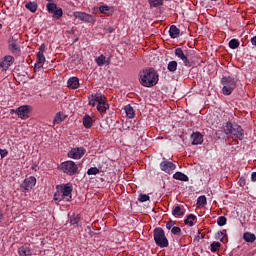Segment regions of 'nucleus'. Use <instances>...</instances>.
<instances>
[{"instance_id":"5fc2aeb1","label":"nucleus","mask_w":256,"mask_h":256,"mask_svg":"<svg viewBox=\"0 0 256 256\" xmlns=\"http://www.w3.org/2000/svg\"><path fill=\"white\" fill-rule=\"evenodd\" d=\"M0 29H3V24L0 23Z\"/></svg>"},{"instance_id":"c03bdc74","label":"nucleus","mask_w":256,"mask_h":256,"mask_svg":"<svg viewBox=\"0 0 256 256\" xmlns=\"http://www.w3.org/2000/svg\"><path fill=\"white\" fill-rule=\"evenodd\" d=\"M174 227H175V221L170 220V221H168V222L166 223V229H168L169 231H170L171 229H173Z\"/></svg>"},{"instance_id":"79ce46f5","label":"nucleus","mask_w":256,"mask_h":256,"mask_svg":"<svg viewBox=\"0 0 256 256\" xmlns=\"http://www.w3.org/2000/svg\"><path fill=\"white\" fill-rule=\"evenodd\" d=\"M41 69H43V64L40 63V62H36L35 65H34V71H35V73L41 71Z\"/></svg>"},{"instance_id":"9b49d317","label":"nucleus","mask_w":256,"mask_h":256,"mask_svg":"<svg viewBox=\"0 0 256 256\" xmlns=\"http://www.w3.org/2000/svg\"><path fill=\"white\" fill-rule=\"evenodd\" d=\"M73 16L75 19H79L80 21H83L84 23H95L97 21V18L95 16L85 13V12H74Z\"/></svg>"},{"instance_id":"c85d7f7f","label":"nucleus","mask_w":256,"mask_h":256,"mask_svg":"<svg viewBox=\"0 0 256 256\" xmlns=\"http://www.w3.org/2000/svg\"><path fill=\"white\" fill-rule=\"evenodd\" d=\"M102 96L101 93L92 94L91 97H89L88 105H92V107H95L97 105V97Z\"/></svg>"},{"instance_id":"e433bc0d","label":"nucleus","mask_w":256,"mask_h":256,"mask_svg":"<svg viewBox=\"0 0 256 256\" xmlns=\"http://www.w3.org/2000/svg\"><path fill=\"white\" fill-rule=\"evenodd\" d=\"M87 175H99V168L91 167L87 170Z\"/></svg>"},{"instance_id":"5701e85b","label":"nucleus","mask_w":256,"mask_h":256,"mask_svg":"<svg viewBox=\"0 0 256 256\" xmlns=\"http://www.w3.org/2000/svg\"><path fill=\"white\" fill-rule=\"evenodd\" d=\"M18 255L19 256H31V248L29 246H21L18 248Z\"/></svg>"},{"instance_id":"423d86ee","label":"nucleus","mask_w":256,"mask_h":256,"mask_svg":"<svg viewBox=\"0 0 256 256\" xmlns=\"http://www.w3.org/2000/svg\"><path fill=\"white\" fill-rule=\"evenodd\" d=\"M154 241L158 247L165 248L169 247V240L165 236L163 228H155L153 231Z\"/></svg>"},{"instance_id":"dca6fc26","label":"nucleus","mask_w":256,"mask_h":256,"mask_svg":"<svg viewBox=\"0 0 256 256\" xmlns=\"http://www.w3.org/2000/svg\"><path fill=\"white\" fill-rule=\"evenodd\" d=\"M13 63H15V58L11 55L5 56L4 59L1 61L0 63V67H2V69H9V67H11L13 65Z\"/></svg>"},{"instance_id":"603ef678","label":"nucleus","mask_w":256,"mask_h":256,"mask_svg":"<svg viewBox=\"0 0 256 256\" xmlns=\"http://www.w3.org/2000/svg\"><path fill=\"white\" fill-rule=\"evenodd\" d=\"M251 43L254 45V47H256V36L251 38Z\"/></svg>"},{"instance_id":"c756f323","label":"nucleus","mask_w":256,"mask_h":256,"mask_svg":"<svg viewBox=\"0 0 256 256\" xmlns=\"http://www.w3.org/2000/svg\"><path fill=\"white\" fill-rule=\"evenodd\" d=\"M170 73H175L177 71V61H170L167 66Z\"/></svg>"},{"instance_id":"4468645a","label":"nucleus","mask_w":256,"mask_h":256,"mask_svg":"<svg viewBox=\"0 0 256 256\" xmlns=\"http://www.w3.org/2000/svg\"><path fill=\"white\" fill-rule=\"evenodd\" d=\"M85 153H87V150H85L83 147L72 148L68 152V157L70 159H81Z\"/></svg>"},{"instance_id":"7ed1b4c3","label":"nucleus","mask_w":256,"mask_h":256,"mask_svg":"<svg viewBox=\"0 0 256 256\" xmlns=\"http://www.w3.org/2000/svg\"><path fill=\"white\" fill-rule=\"evenodd\" d=\"M223 131L227 137H231L234 141H243L245 137V131L243 128L233 122L228 121L224 126H223Z\"/></svg>"},{"instance_id":"cd10ccee","label":"nucleus","mask_w":256,"mask_h":256,"mask_svg":"<svg viewBox=\"0 0 256 256\" xmlns=\"http://www.w3.org/2000/svg\"><path fill=\"white\" fill-rule=\"evenodd\" d=\"M26 9L30 11L31 13H35L37 11V2H28L25 4Z\"/></svg>"},{"instance_id":"f3484780","label":"nucleus","mask_w":256,"mask_h":256,"mask_svg":"<svg viewBox=\"0 0 256 256\" xmlns=\"http://www.w3.org/2000/svg\"><path fill=\"white\" fill-rule=\"evenodd\" d=\"M95 63L98 67H103V65H111V57H105V55L101 54L100 56L95 58Z\"/></svg>"},{"instance_id":"393cba45","label":"nucleus","mask_w":256,"mask_h":256,"mask_svg":"<svg viewBox=\"0 0 256 256\" xmlns=\"http://www.w3.org/2000/svg\"><path fill=\"white\" fill-rule=\"evenodd\" d=\"M173 179H176V181H184L187 182L189 181V176H187L186 174L182 173V172H176L173 175Z\"/></svg>"},{"instance_id":"bb28decb","label":"nucleus","mask_w":256,"mask_h":256,"mask_svg":"<svg viewBox=\"0 0 256 256\" xmlns=\"http://www.w3.org/2000/svg\"><path fill=\"white\" fill-rule=\"evenodd\" d=\"M172 215L181 218L185 215V212L181 209V206H176L172 209Z\"/></svg>"},{"instance_id":"3c124183","label":"nucleus","mask_w":256,"mask_h":256,"mask_svg":"<svg viewBox=\"0 0 256 256\" xmlns=\"http://www.w3.org/2000/svg\"><path fill=\"white\" fill-rule=\"evenodd\" d=\"M251 181L255 182L256 181V172H253L251 174Z\"/></svg>"},{"instance_id":"f03ea898","label":"nucleus","mask_w":256,"mask_h":256,"mask_svg":"<svg viewBox=\"0 0 256 256\" xmlns=\"http://www.w3.org/2000/svg\"><path fill=\"white\" fill-rule=\"evenodd\" d=\"M54 201H64L65 203H70L73 201V184H58L56 185V192L54 193Z\"/></svg>"},{"instance_id":"13d9d810","label":"nucleus","mask_w":256,"mask_h":256,"mask_svg":"<svg viewBox=\"0 0 256 256\" xmlns=\"http://www.w3.org/2000/svg\"><path fill=\"white\" fill-rule=\"evenodd\" d=\"M200 237H201V239H203V234H201V236H200Z\"/></svg>"},{"instance_id":"7c9ffc66","label":"nucleus","mask_w":256,"mask_h":256,"mask_svg":"<svg viewBox=\"0 0 256 256\" xmlns=\"http://www.w3.org/2000/svg\"><path fill=\"white\" fill-rule=\"evenodd\" d=\"M219 249H221V243L220 242H213L210 245V250L212 253H217V251H219Z\"/></svg>"},{"instance_id":"a878e982","label":"nucleus","mask_w":256,"mask_h":256,"mask_svg":"<svg viewBox=\"0 0 256 256\" xmlns=\"http://www.w3.org/2000/svg\"><path fill=\"white\" fill-rule=\"evenodd\" d=\"M193 221H197V216H195V214H189L187 218L184 220V223L189 227H193L195 225Z\"/></svg>"},{"instance_id":"4c0bfd02","label":"nucleus","mask_w":256,"mask_h":256,"mask_svg":"<svg viewBox=\"0 0 256 256\" xmlns=\"http://www.w3.org/2000/svg\"><path fill=\"white\" fill-rule=\"evenodd\" d=\"M149 199H150V197H149V195H147V194H140V195L138 196V201H139L140 203H145L146 201H149Z\"/></svg>"},{"instance_id":"8fccbe9b","label":"nucleus","mask_w":256,"mask_h":256,"mask_svg":"<svg viewBox=\"0 0 256 256\" xmlns=\"http://www.w3.org/2000/svg\"><path fill=\"white\" fill-rule=\"evenodd\" d=\"M239 185H240V187H245V179L244 178H240Z\"/></svg>"},{"instance_id":"de8ad7c7","label":"nucleus","mask_w":256,"mask_h":256,"mask_svg":"<svg viewBox=\"0 0 256 256\" xmlns=\"http://www.w3.org/2000/svg\"><path fill=\"white\" fill-rule=\"evenodd\" d=\"M38 53H41L42 55H44V53H45V44L40 45Z\"/></svg>"},{"instance_id":"72a5a7b5","label":"nucleus","mask_w":256,"mask_h":256,"mask_svg":"<svg viewBox=\"0 0 256 256\" xmlns=\"http://www.w3.org/2000/svg\"><path fill=\"white\" fill-rule=\"evenodd\" d=\"M217 225H219V227H224V225H227V218L225 216L218 217Z\"/></svg>"},{"instance_id":"49530a36","label":"nucleus","mask_w":256,"mask_h":256,"mask_svg":"<svg viewBox=\"0 0 256 256\" xmlns=\"http://www.w3.org/2000/svg\"><path fill=\"white\" fill-rule=\"evenodd\" d=\"M99 11H100V13H107V11H109V6L102 5L99 7Z\"/></svg>"},{"instance_id":"58836bf2","label":"nucleus","mask_w":256,"mask_h":256,"mask_svg":"<svg viewBox=\"0 0 256 256\" xmlns=\"http://www.w3.org/2000/svg\"><path fill=\"white\" fill-rule=\"evenodd\" d=\"M79 221H81V218L79 216H73L70 219V224H72L73 226L79 225Z\"/></svg>"},{"instance_id":"bf43d9fd","label":"nucleus","mask_w":256,"mask_h":256,"mask_svg":"<svg viewBox=\"0 0 256 256\" xmlns=\"http://www.w3.org/2000/svg\"><path fill=\"white\" fill-rule=\"evenodd\" d=\"M211 1H217V0H211Z\"/></svg>"},{"instance_id":"a211bd4d","label":"nucleus","mask_w":256,"mask_h":256,"mask_svg":"<svg viewBox=\"0 0 256 256\" xmlns=\"http://www.w3.org/2000/svg\"><path fill=\"white\" fill-rule=\"evenodd\" d=\"M191 140H192V145H201L203 144V134L201 132H193L191 134Z\"/></svg>"},{"instance_id":"9d476101","label":"nucleus","mask_w":256,"mask_h":256,"mask_svg":"<svg viewBox=\"0 0 256 256\" xmlns=\"http://www.w3.org/2000/svg\"><path fill=\"white\" fill-rule=\"evenodd\" d=\"M10 113L11 115H13V113H16V115H18L20 119H29V113H31V106L29 105L20 106L16 110L11 109Z\"/></svg>"},{"instance_id":"0eeeda50","label":"nucleus","mask_w":256,"mask_h":256,"mask_svg":"<svg viewBox=\"0 0 256 256\" xmlns=\"http://www.w3.org/2000/svg\"><path fill=\"white\" fill-rule=\"evenodd\" d=\"M8 49L13 55H21V41H19V35L9 38Z\"/></svg>"},{"instance_id":"2f4dec72","label":"nucleus","mask_w":256,"mask_h":256,"mask_svg":"<svg viewBox=\"0 0 256 256\" xmlns=\"http://www.w3.org/2000/svg\"><path fill=\"white\" fill-rule=\"evenodd\" d=\"M164 0H148L150 7H161Z\"/></svg>"},{"instance_id":"6e6d98bb","label":"nucleus","mask_w":256,"mask_h":256,"mask_svg":"<svg viewBox=\"0 0 256 256\" xmlns=\"http://www.w3.org/2000/svg\"><path fill=\"white\" fill-rule=\"evenodd\" d=\"M87 229H89V231H91V227L90 226H87Z\"/></svg>"},{"instance_id":"f8f14e48","label":"nucleus","mask_w":256,"mask_h":256,"mask_svg":"<svg viewBox=\"0 0 256 256\" xmlns=\"http://www.w3.org/2000/svg\"><path fill=\"white\" fill-rule=\"evenodd\" d=\"M97 99V111L99 113L103 114L107 112V109H109V103H107V98L102 94V96L96 97Z\"/></svg>"},{"instance_id":"37998d69","label":"nucleus","mask_w":256,"mask_h":256,"mask_svg":"<svg viewBox=\"0 0 256 256\" xmlns=\"http://www.w3.org/2000/svg\"><path fill=\"white\" fill-rule=\"evenodd\" d=\"M171 233H172L173 235H181V228L174 226V227L171 229Z\"/></svg>"},{"instance_id":"aec40b11","label":"nucleus","mask_w":256,"mask_h":256,"mask_svg":"<svg viewBox=\"0 0 256 256\" xmlns=\"http://www.w3.org/2000/svg\"><path fill=\"white\" fill-rule=\"evenodd\" d=\"M124 111L128 119H135V109H133V106H131V104L126 105L124 107Z\"/></svg>"},{"instance_id":"4d7b16f0","label":"nucleus","mask_w":256,"mask_h":256,"mask_svg":"<svg viewBox=\"0 0 256 256\" xmlns=\"http://www.w3.org/2000/svg\"><path fill=\"white\" fill-rule=\"evenodd\" d=\"M200 237H201V239H203V234H201V236H200Z\"/></svg>"},{"instance_id":"473e14b6","label":"nucleus","mask_w":256,"mask_h":256,"mask_svg":"<svg viewBox=\"0 0 256 256\" xmlns=\"http://www.w3.org/2000/svg\"><path fill=\"white\" fill-rule=\"evenodd\" d=\"M197 205L202 206V207L207 205V197H205V195L199 196L197 199Z\"/></svg>"},{"instance_id":"ddd939ff","label":"nucleus","mask_w":256,"mask_h":256,"mask_svg":"<svg viewBox=\"0 0 256 256\" xmlns=\"http://www.w3.org/2000/svg\"><path fill=\"white\" fill-rule=\"evenodd\" d=\"M35 185H37V178L30 176L23 181L20 187L23 191H31Z\"/></svg>"},{"instance_id":"a19ab883","label":"nucleus","mask_w":256,"mask_h":256,"mask_svg":"<svg viewBox=\"0 0 256 256\" xmlns=\"http://www.w3.org/2000/svg\"><path fill=\"white\" fill-rule=\"evenodd\" d=\"M62 121H63V118H61V113H57L55 118H54V121H53L54 125L55 124L58 125V123H61Z\"/></svg>"},{"instance_id":"2eb2a0df","label":"nucleus","mask_w":256,"mask_h":256,"mask_svg":"<svg viewBox=\"0 0 256 256\" xmlns=\"http://www.w3.org/2000/svg\"><path fill=\"white\" fill-rule=\"evenodd\" d=\"M160 169L161 171H164V173H171L177 169V166L173 162L163 158V161L160 163Z\"/></svg>"},{"instance_id":"20e7f679","label":"nucleus","mask_w":256,"mask_h":256,"mask_svg":"<svg viewBox=\"0 0 256 256\" xmlns=\"http://www.w3.org/2000/svg\"><path fill=\"white\" fill-rule=\"evenodd\" d=\"M237 78L233 76H224L221 78V85L223 95L229 96L235 89H237Z\"/></svg>"},{"instance_id":"b1692460","label":"nucleus","mask_w":256,"mask_h":256,"mask_svg":"<svg viewBox=\"0 0 256 256\" xmlns=\"http://www.w3.org/2000/svg\"><path fill=\"white\" fill-rule=\"evenodd\" d=\"M243 239H244V241H246V243H255L256 236H255V234H253L251 232H245L243 234Z\"/></svg>"},{"instance_id":"39448f33","label":"nucleus","mask_w":256,"mask_h":256,"mask_svg":"<svg viewBox=\"0 0 256 256\" xmlns=\"http://www.w3.org/2000/svg\"><path fill=\"white\" fill-rule=\"evenodd\" d=\"M60 170L62 173L73 177V175H79V166L71 160L64 161L60 164Z\"/></svg>"},{"instance_id":"6ab92c4d","label":"nucleus","mask_w":256,"mask_h":256,"mask_svg":"<svg viewBox=\"0 0 256 256\" xmlns=\"http://www.w3.org/2000/svg\"><path fill=\"white\" fill-rule=\"evenodd\" d=\"M67 87L69 89H79V78L77 77H71L67 81Z\"/></svg>"},{"instance_id":"09e8293b","label":"nucleus","mask_w":256,"mask_h":256,"mask_svg":"<svg viewBox=\"0 0 256 256\" xmlns=\"http://www.w3.org/2000/svg\"><path fill=\"white\" fill-rule=\"evenodd\" d=\"M5 220V214H3V211L0 210V223H3Z\"/></svg>"},{"instance_id":"ea45409f","label":"nucleus","mask_w":256,"mask_h":256,"mask_svg":"<svg viewBox=\"0 0 256 256\" xmlns=\"http://www.w3.org/2000/svg\"><path fill=\"white\" fill-rule=\"evenodd\" d=\"M37 63H45V54L37 53Z\"/></svg>"},{"instance_id":"412c9836","label":"nucleus","mask_w":256,"mask_h":256,"mask_svg":"<svg viewBox=\"0 0 256 256\" xmlns=\"http://www.w3.org/2000/svg\"><path fill=\"white\" fill-rule=\"evenodd\" d=\"M82 122L85 129H91L93 127V118L89 114L84 115Z\"/></svg>"},{"instance_id":"6e6552de","label":"nucleus","mask_w":256,"mask_h":256,"mask_svg":"<svg viewBox=\"0 0 256 256\" xmlns=\"http://www.w3.org/2000/svg\"><path fill=\"white\" fill-rule=\"evenodd\" d=\"M174 53L183 62L185 67H191V52L189 50L176 48Z\"/></svg>"},{"instance_id":"c9c22d12","label":"nucleus","mask_w":256,"mask_h":256,"mask_svg":"<svg viewBox=\"0 0 256 256\" xmlns=\"http://www.w3.org/2000/svg\"><path fill=\"white\" fill-rule=\"evenodd\" d=\"M229 47H230V49H237V47H239V40H237V39L230 40Z\"/></svg>"},{"instance_id":"864d4df0","label":"nucleus","mask_w":256,"mask_h":256,"mask_svg":"<svg viewBox=\"0 0 256 256\" xmlns=\"http://www.w3.org/2000/svg\"><path fill=\"white\" fill-rule=\"evenodd\" d=\"M107 31H108V33H113V28L109 27V28L107 29Z\"/></svg>"},{"instance_id":"f704fd0d","label":"nucleus","mask_w":256,"mask_h":256,"mask_svg":"<svg viewBox=\"0 0 256 256\" xmlns=\"http://www.w3.org/2000/svg\"><path fill=\"white\" fill-rule=\"evenodd\" d=\"M225 237H227V233L224 231H219L216 233L215 239H218L220 241H223V239H225Z\"/></svg>"},{"instance_id":"1a4fd4ad","label":"nucleus","mask_w":256,"mask_h":256,"mask_svg":"<svg viewBox=\"0 0 256 256\" xmlns=\"http://www.w3.org/2000/svg\"><path fill=\"white\" fill-rule=\"evenodd\" d=\"M48 13L53 15V19H61L63 17V8L57 7V4L49 2L46 4Z\"/></svg>"},{"instance_id":"a18cd8bd","label":"nucleus","mask_w":256,"mask_h":256,"mask_svg":"<svg viewBox=\"0 0 256 256\" xmlns=\"http://www.w3.org/2000/svg\"><path fill=\"white\" fill-rule=\"evenodd\" d=\"M7 155H9V152L7 151V149H1L0 148V157L2 159H5V157H7Z\"/></svg>"},{"instance_id":"4be33fe9","label":"nucleus","mask_w":256,"mask_h":256,"mask_svg":"<svg viewBox=\"0 0 256 256\" xmlns=\"http://www.w3.org/2000/svg\"><path fill=\"white\" fill-rule=\"evenodd\" d=\"M181 33V30H179V28H177V26L172 25L169 29V35L171 37V39H177V37H179Z\"/></svg>"},{"instance_id":"f257e3e1","label":"nucleus","mask_w":256,"mask_h":256,"mask_svg":"<svg viewBox=\"0 0 256 256\" xmlns=\"http://www.w3.org/2000/svg\"><path fill=\"white\" fill-rule=\"evenodd\" d=\"M139 83L142 87H155L159 83V74L153 68H144L139 73Z\"/></svg>"}]
</instances>
